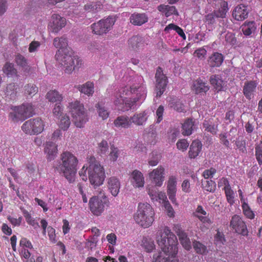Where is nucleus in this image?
Returning a JSON list of instances; mask_svg holds the SVG:
<instances>
[{"label":"nucleus","mask_w":262,"mask_h":262,"mask_svg":"<svg viewBox=\"0 0 262 262\" xmlns=\"http://www.w3.org/2000/svg\"><path fill=\"white\" fill-rule=\"evenodd\" d=\"M156 241L162 252L154 255V262H177L169 259L174 257L178 251L176 236L167 226L159 230L156 234Z\"/></svg>","instance_id":"obj_1"},{"label":"nucleus","mask_w":262,"mask_h":262,"mask_svg":"<svg viewBox=\"0 0 262 262\" xmlns=\"http://www.w3.org/2000/svg\"><path fill=\"white\" fill-rule=\"evenodd\" d=\"M146 97L144 85L126 86L120 88L115 96L114 104L119 110L128 111L134 108L136 103H141Z\"/></svg>","instance_id":"obj_2"},{"label":"nucleus","mask_w":262,"mask_h":262,"mask_svg":"<svg viewBox=\"0 0 262 262\" xmlns=\"http://www.w3.org/2000/svg\"><path fill=\"white\" fill-rule=\"evenodd\" d=\"M53 45L59 48L55 57L58 63L64 68L66 73L71 74L81 67L82 61L77 56L74 55L70 48H68L67 38L56 37L54 39Z\"/></svg>","instance_id":"obj_3"},{"label":"nucleus","mask_w":262,"mask_h":262,"mask_svg":"<svg viewBox=\"0 0 262 262\" xmlns=\"http://www.w3.org/2000/svg\"><path fill=\"white\" fill-rule=\"evenodd\" d=\"M78 163V160L74 154L64 151L60 155V161L57 162L55 168L62 172L70 182H72L75 180Z\"/></svg>","instance_id":"obj_4"},{"label":"nucleus","mask_w":262,"mask_h":262,"mask_svg":"<svg viewBox=\"0 0 262 262\" xmlns=\"http://www.w3.org/2000/svg\"><path fill=\"white\" fill-rule=\"evenodd\" d=\"M89 166V179L94 188L103 184L105 176L104 169L93 156L88 158Z\"/></svg>","instance_id":"obj_5"},{"label":"nucleus","mask_w":262,"mask_h":262,"mask_svg":"<svg viewBox=\"0 0 262 262\" xmlns=\"http://www.w3.org/2000/svg\"><path fill=\"white\" fill-rule=\"evenodd\" d=\"M155 212L149 204L140 203L134 215L135 222L143 228L150 226L154 221Z\"/></svg>","instance_id":"obj_6"},{"label":"nucleus","mask_w":262,"mask_h":262,"mask_svg":"<svg viewBox=\"0 0 262 262\" xmlns=\"http://www.w3.org/2000/svg\"><path fill=\"white\" fill-rule=\"evenodd\" d=\"M68 107L75 125L77 127H82L88 120L87 113L83 105L78 101H75L69 103Z\"/></svg>","instance_id":"obj_7"},{"label":"nucleus","mask_w":262,"mask_h":262,"mask_svg":"<svg viewBox=\"0 0 262 262\" xmlns=\"http://www.w3.org/2000/svg\"><path fill=\"white\" fill-rule=\"evenodd\" d=\"M34 114V107L32 105L27 103L14 107L13 111L10 113L9 117L13 122H17L31 117Z\"/></svg>","instance_id":"obj_8"},{"label":"nucleus","mask_w":262,"mask_h":262,"mask_svg":"<svg viewBox=\"0 0 262 262\" xmlns=\"http://www.w3.org/2000/svg\"><path fill=\"white\" fill-rule=\"evenodd\" d=\"M98 195L91 198L89 201L90 210L95 215L99 216L104 210L107 200L102 190H98Z\"/></svg>","instance_id":"obj_9"},{"label":"nucleus","mask_w":262,"mask_h":262,"mask_svg":"<svg viewBox=\"0 0 262 262\" xmlns=\"http://www.w3.org/2000/svg\"><path fill=\"white\" fill-rule=\"evenodd\" d=\"M116 19L114 16H108L91 25L92 32L97 35H103L108 33L115 24Z\"/></svg>","instance_id":"obj_10"},{"label":"nucleus","mask_w":262,"mask_h":262,"mask_svg":"<svg viewBox=\"0 0 262 262\" xmlns=\"http://www.w3.org/2000/svg\"><path fill=\"white\" fill-rule=\"evenodd\" d=\"M45 123L39 118L31 119L26 121L21 126L23 131L30 135L41 133L44 129Z\"/></svg>","instance_id":"obj_11"},{"label":"nucleus","mask_w":262,"mask_h":262,"mask_svg":"<svg viewBox=\"0 0 262 262\" xmlns=\"http://www.w3.org/2000/svg\"><path fill=\"white\" fill-rule=\"evenodd\" d=\"M156 78V88L155 92L156 93V97L159 98L163 94L166 90V87L168 83V79L165 74H164L162 69L158 67L156 71L155 75Z\"/></svg>","instance_id":"obj_12"},{"label":"nucleus","mask_w":262,"mask_h":262,"mask_svg":"<svg viewBox=\"0 0 262 262\" xmlns=\"http://www.w3.org/2000/svg\"><path fill=\"white\" fill-rule=\"evenodd\" d=\"M230 226L232 230L243 236H247L248 231L247 226L243 219L237 215H234L232 216L230 223Z\"/></svg>","instance_id":"obj_13"},{"label":"nucleus","mask_w":262,"mask_h":262,"mask_svg":"<svg viewBox=\"0 0 262 262\" xmlns=\"http://www.w3.org/2000/svg\"><path fill=\"white\" fill-rule=\"evenodd\" d=\"M65 18L56 14L52 15L49 24V27L51 31L54 33H58L66 25Z\"/></svg>","instance_id":"obj_14"},{"label":"nucleus","mask_w":262,"mask_h":262,"mask_svg":"<svg viewBox=\"0 0 262 262\" xmlns=\"http://www.w3.org/2000/svg\"><path fill=\"white\" fill-rule=\"evenodd\" d=\"M165 169L162 166H159L149 173V177L156 186L160 187L164 180Z\"/></svg>","instance_id":"obj_15"},{"label":"nucleus","mask_w":262,"mask_h":262,"mask_svg":"<svg viewBox=\"0 0 262 262\" xmlns=\"http://www.w3.org/2000/svg\"><path fill=\"white\" fill-rule=\"evenodd\" d=\"M177 179L174 176L169 177L167 183V193L169 200L173 204H177L176 194L177 192Z\"/></svg>","instance_id":"obj_16"},{"label":"nucleus","mask_w":262,"mask_h":262,"mask_svg":"<svg viewBox=\"0 0 262 262\" xmlns=\"http://www.w3.org/2000/svg\"><path fill=\"white\" fill-rule=\"evenodd\" d=\"M258 83L255 81H246L243 86V94L249 100L252 99L256 92Z\"/></svg>","instance_id":"obj_17"},{"label":"nucleus","mask_w":262,"mask_h":262,"mask_svg":"<svg viewBox=\"0 0 262 262\" xmlns=\"http://www.w3.org/2000/svg\"><path fill=\"white\" fill-rule=\"evenodd\" d=\"M107 188L114 196H116L120 191V182L115 177H110L106 180Z\"/></svg>","instance_id":"obj_18"},{"label":"nucleus","mask_w":262,"mask_h":262,"mask_svg":"<svg viewBox=\"0 0 262 262\" xmlns=\"http://www.w3.org/2000/svg\"><path fill=\"white\" fill-rule=\"evenodd\" d=\"M176 232L179 236V240L183 247L187 250H189L191 248V244L189 238L187 234L183 230L180 229V226L177 225L174 226Z\"/></svg>","instance_id":"obj_19"},{"label":"nucleus","mask_w":262,"mask_h":262,"mask_svg":"<svg viewBox=\"0 0 262 262\" xmlns=\"http://www.w3.org/2000/svg\"><path fill=\"white\" fill-rule=\"evenodd\" d=\"M248 10L247 7L244 5L236 6L233 11V16L237 20H243L248 16Z\"/></svg>","instance_id":"obj_20"},{"label":"nucleus","mask_w":262,"mask_h":262,"mask_svg":"<svg viewBox=\"0 0 262 262\" xmlns=\"http://www.w3.org/2000/svg\"><path fill=\"white\" fill-rule=\"evenodd\" d=\"M224 60L223 55L218 52H214L207 60L208 65L211 68L219 67Z\"/></svg>","instance_id":"obj_21"},{"label":"nucleus","mask_w":262,"mask_h":262,"mask_svg":"<svg viewBox=\"0 0 262 262\" xmlns=\"http://www.w3.org/2000/svg\"><path fill=\"white\" fill-rule=\"evenodd\" d=\"M57 146L52 141L47 142L45 147V152L47 154L48 159L53 160L57 153Z\"/></svg>","instance_id":"obj_22"},{"label":"nucleus","mask_w":262,"mask_h":262,"mask_svg":"<svg viewBox=\"0 0 262 262\" xmlns=\"http://www.w3.org/2000/svg\"><path fill=\"white\" fill-rule=\"evenodd\" d=\"M130 22L135 26H140L148 21V17L145 13H134L129 18Z\"/></svg>","instance_id":"obj_23"},{"label":"nucleus","mask_w":262,"mask_h":262,"mask_svg":"<svg viewBox=\"0 0 262 262\" xmlns=\"http://www.w3.org/2000/svg\"><path fill=\"white\" fill-rule=\"evenodd\" d=\"M220 183H223L225 185L224 189L225 190L227 201L228 203L232 205L234 203V193L232 190L228 181L226 179L223 178L221 180Z\"/></svg>","instance_id":"obj_24"},{"label":"nucleus","mask_w":262,"mask_h":262,"mask_svg":"<svg viewBox=\"0 0 262 262\" xmlns=\"http://www.w3.org/2000/svg\"><path fill=\"white\" fill-rule=\"evenodd\" d=\"M132 183L135 187H143L144 184V178L143 174L137 170H134L131 174Z\"/></svg>","instance_id":"obj_25"},{"label":"nucleus","mask_w":262,"mask_h":262,"mask_svg":"<svg viewBox=\"0 0 262 262\" xmlns=\"http://www.w3.org/2000/svg\"><path fill=\"white\" fill-rule=\"evenodd\" d=\"M209 89V87L206 83L201 79H198L193 82L192 90L195 94L205 93Z\"/></svg>","instance_id":"obj_26"},{"label":"nucleus","mask_w":262,"mask_h":262,"mask_svg":"<svg viewBox=\"0 0 262 262\" xmlns=\"http://www.w3.org/2000/svg\"><path fill=\"white\" fill-rule=\"evenodd\" d=\"M210 84L217 92L223 90L225 86V82L221 79V76L218 75H212L210 78Z\"/></svg>","instance_id":"obj_27"},{"label":"nucleus","mask_w":262,"mask_h":262,"mask_svg":"<svg viewBox=\"0 0 262 262\" xmlns=\"http://www.w3.org/2000/svg\"><path fill=\"white\" fill-rule=\"evenodd\" d=\"M129 118L132 123L137 125H143L147 119V113L145 111L136 113Z\"/></svg>","instance_id":"obj_28"},{"label":"nucleus","mask_w":262,"mask_h":262,"mask_svg":"<svg viewBox=\"0 0 262 262\" xmlns=\"http://www.w3.org/2000/svg\"><path fill=\"white\" fill-rule=\"evenodd\" d=\"M202 147V144L200 141H193L190 146L189 157L191 159L196 157L201 151Z\"/></svg>","instance_id":"obj_29"},{"label":"nucleus","mask_w":262,"mask_h":262,"mask_svg":"<svg viewBox=\"0 0 262 262\" xmlns=\"http://www.w3.org/2000/svg\"><path fill=\"white\" fill-rule=\"evenodd\" d=\"M129 47L133 50L137 51L143 46L142 38L139 36H134L128 40Z\"/></svg>","instance_id":"obj_30"},{"label":"nucleus","mask_w":262,"mask_h":262,"mask_svg":"<svg viewBox=\"0 0 262 262\" xmlns=\"http://www.w3.org/2000/svg\"><path fill=\"white\" fill-rule=\"evenodd\" d=\"M78 89L81 93L89 97L91 96L95 91L94 84L92 82L88 81L84 84L79 85Z\"/></svg>","instance_id":"obj_31"},{"label":"nucleus","mask_w":262,"mask_h":262,"mask_svg":"<svg viewBox=\"0 0 262 262\" xmlns=\"http://www.w3.org/2000/svg\"><path fill=\"white\" fill-rule=\"evenodd\" d=\"M243 34L246 36H250L254 33L256 29L255 23L253 21L245 22L241 26Z\"/></svg>","instance_id":"obj_32"},{"label":"nucleus","mask_w":262,"mask_h":262,"mask_svg":"<svg viewBox=\"0 0 262 262\" xmlns=\"http://www.w3.org/2000/svg\"><path fill=\"white\" fill-rule=\"evenodd\" d=\"M114 124L117 127L128 128L131 126L132 122L128 117L121 116L115 120Z\"/></svg>","instance_id":"obj_33"},{"label":"nucleus","mask_w":262,"mask_h":262,"mask_svg":"<svg viewBox=\"0 0 262 262\" xmlns=\"http://www.w3.org/2000/svg\"><path fill=\"white\" fill-rule=\"evenodd\" d=\"M103 8V5L101 2L98 1L86 4L84 6V9L88 12L96 14Z\"/></svg>","instance_id":"obj_34"},{"label":"nucleus","mask_w":262,"mask_h":262,"mask_svg":"<svg viewBox=\"0 0 262 262\" xmlns=\"http://www.w3.org/2000/svg\"><path fill=\"white\" fill-rule=\"evenodd\" d=\"M194 122L191 119H187L182 124V134L184 136L190 135L193 130Z\"/></svg>","instance_id":"obj_35"},{"label":"nucleus","mask_w":262,"mask_h":262,"mask_svg":"<svg viewBox=\"0 0 262 262\" xmlns=\"http://www.w3.org/2000/svg\"><path fill=\"white\" fill-rule=\"evenodd\" d=\"M168 105L170 107L172 108L178 112H184L186 111L184 105L177 98H170Z\"/></svg>","instance_id":"obj_36"},{"label":"nucleus","mask_w":262,"mask_h":262,"mask_svg":"<svg viewBox=\"0 0 262 262\" xmlns=\"http://www.w3.org/2000/svg\"><path fill=\"white\" fill-rule=\"evenodd\" d=\"M221 7L219 10L214 11L216 18H224L226 17V14L229 10L228 3L225 1H222L220 3Z\"/></svg>","instance_id":"obj_37"},{"label":"nucleus","mask_w":262,"mask_h":262,"mask_svg":"<svg viewBox=\"0 0 262 262\" xmlns=\"http://www.w3.org/2000/svg\"><path fill=\"white\" fill-rule=\"evenodd\" d=\"M46 98L50 102H61L63 98L58 92L55 90H52L47 93L46 95Z\"/></svg>","instance_id":"obj_38"},{"label":"nucleus","mask_w":262,"mask_h":262,"mask_svg":"<svg viewBox=\"0 0 262 262\" xmlns=\"http://www.w3.org/2000/svg\"><path fill=\"white\" fill-rule=\"evenodd\" d=\"M17 85L14 83L8 84L5 91L6 97L11 100L14 99L17 93Z\"/></svg>","instance_id":"obj_39"},{"label":"nucleus","mask_w":262,"mask_h":262,"mask_svg":"<svg viewBox=\"0 0 262 262\" xmlns=\"http://www.w3.org/2000/svg\"><path fill=\"white\" fill-rule=\"evenodd\" d=\"M203 128L206 131L212 134H215L217 131L218 124L213 122L211 120H205L203 124Z\"/></svg>","instance_id":"obj_40"},{"label":"nucleus","mask_w":262,"mask_h":262,"mask_svg":"<svg viewBox=\"0 0 262 262\" xmlns=\"http://www.w3.org/2000/svg\"><path fill=\"white\" fill-rule=\"evenodd\" d=\"M123 155V151L122 149L118 148L114 146L111 147V151L109 154L110 160L112 161L115 162L118 158Z\"/></svg>","instance_id":"obj_41"},{"label":"nucleus","mask_w":262,"mask_h":262,"mask_svg":"<svg viewBox=\"0 0 262 262\" xmlns=\"http://www.w3.org/2000/svg\"><path fill=\"white\" fill-rule=\"evenodd\" d=\"M96 107L100 117L103 120L106 119L108 118L109 112L103 104L99 102L96 105Z\"/></svg>","instance_id":"obj_42"},{"label":"nucleus","mask_w":262,"mask_h":262,"mask_svg":"<svg viewBox=\"0 0 262 262\" xmlns=\"http://www.w3.org/2000/svg\"><path fill=\"white\" fill-rule=\"evenodd\" d=\"M192 245L194 251L198 254H205L207 253V247L201 242L194 241Z\"/></svg>","instance_id":"obj_43"},{"label":"nucleus","mask_w":262,"mask_h":262,"mask_svg":"<svg viewBox=\"0 0 262 262\" xmlns=\"http://www.w3.org/2000/svg\"><path fill=\"white\" fill-rule=\"evenodd\" d=\"M142 245L148 252L152 251L155 248L154 241L149 237H144L142 241Z\"/></svg>","instance_id":"obj_44"},{"label":"nucleus","mask_w":262,"mask_h":262,"mask_svg":"<svg viewBox=\"0 0 262 262\" xmlns=\"http://www.w3.org/2000/svg\"><path fill=\"white\" fill-rule=\"evenodd\" d=\"M108 151V145L107 142L104 140H102L98 144L97 152L101 156L105 155Z\"/></svg>","instance_id":"obj_45"},{"label":"nucleus","mask_w":262,"mask_h":262,"mask_svg":"<svg viewBox=\"0 0 262 262\" xmlns=\"http://www.w3.org/2000/svg\"><path fill=\"white\" fill-rule=\"evenodd\" d=\"M202 186L205 190L213 192L216 188V184L211 180H206L202 181Z\"/></svg>","instance_id":"obj_46"},{"label":"nucleus","mask_w":262,"mask_h":262,"mask_svg":"<svg viewBox=\"0 0 262 262\" xmlns=\"http://www.w3.org/2000/svg\"><path fill=\"white\" fill-rule=\"evenodd\" d=\"M3 72L8 77H12L16 75V70L14 68L12 63L7 62L4 68Z\"/></svg>","instance_id":"obj_47"},{"label":"nucleus","mask_w":262,"mask_h":262,"mask_svg":"<svg viewBox=\"0 0 262 262\" xmlns=\"http://www.w3.org/2000/svg\"><path fill=\"white\" fill-rule=\"evenodd\" d=\"M198 219L201 221L202 225L201 226V228L202 231H205L209 229L212 223L210 219L206 216H203L202 215H199L197 214L195 215Z\"/></svg>","instance_id":"obj_48"},{"label":"nucleus","mask_w":262,"mask_h":262,"mask_svg":"<svg viewBox=\"0 0 262 262\" xmlns=\"http://www.w3.org/2000/svg\"><path fill=\"white\" fill-rule=\"evenodd\" d=\"M242 207L243 213L247 217L250 219L254 218V213L249 206L248 202H244V203L242 204Z\"/></svg>","instance_id":"obj_49"},{"label":"nucleus","mask_w":262,"mask_h":262,"mask_svg":"<svg viewBox=\"0 0 262 262\" xmlns=\"http://www.w3.org/2000/svg\"><path fill=\"white\" fill-rule=\"evenodd\" d=\"M255 157L259 165H262V141L255 146Z\"/></svg>","instance_id":"obj_50"},{"label":"nucleus","mask_w":262,"mask_h":262,"mask_svg":"<svg viewBox=\"0 0 262 262\" xmlns=\"http://www.w3.org/2000/svg\"><path fill=\"white\" fill-rule=\"evenodd\" d=\"M160 160V156L157 154V152H152L150 156V158L148 160V164L151 166L157 165Z\"/></svg>","instance_id":"obj_51"},{"label":"nucleus","mask_w":262,"mask_h":262,"mask_svg":"<svg viewBox=\"0 0 262 262\" xmlns=\"http://www.w3.org/2000/svg\"><path fill=\"white\" fill-rule=\"evenodd\" d=\"M70 120L69 117L66 115L62 116L60 121V127L63 130H67L70 125Z\"/></svg>","instance_id":"obj_52"},{"label":"nucleus","mask_w":262,"mask_h":262,"mask_svg":"<svg viewBox=\"0 0 262 262\" xmlns=\"http://www.w3.org/2000/svg\"><path fill=\"white\" fill-rule=\"evenodd\" d=\"M25 93L32 96L38 91V88L33 84H28L25 86Z\"/></svg>","instance_id":"obj_53"},{"label":"nucleus","mask_w":262,"mask_h":262,"mask_svg":"<svg viewBox=\"0 0 262 262\" xmlns=\"http://www.w3.org/2000/svg\"><path fill=\"white\" fill-rule=\"evenodd\" d=\"M189 146V143L186 139L179 140L177 143V146L178 149L184 151L186 150Z\"/></svg>","instance_id":"obj_54"},{"label":"nucleus","mask_w":262,"mask_h":262,"mask_svg":"<svg viewBox=\"0 0 262 262\" xmlns=\"http://www.w3.org/2000/svg\"><path fill=\"white\" fill-rule=\"evenodd\" d=\"M214 239L217 245L224 244L226 242L224 234L219 230L217 231L216 234L214 236Z\"/></svg>","instance_id":"obj_55"},{"label":"nucleus","mask_w":262,"mask_h":262,"mask_svg":"<svg viewBox=\"0 0 262 262\" xmlns=\"http://www.w3.org/2000/svg\"><path fill=\"white\" fill-rule=\"evenodd\" d=\"M47 230L50 241L52 243H55L57 242L56 239L55 230L52 227L49 226L47 228Z\"/></svg>","instance_id":"obj_56"},{"label":"nucleus","mask_w":262,"mask_h":262,"mask_svg":"<svg viewBox=\"0 0 262 262\" xmlns=\"http://www.w3.org/2000/svg\"><path fill=\"white\" fill-rule=\"evenodd\" d=\"M62 111V107L60 105V103H57L55 104L53 109V113L55 116L58 118L60 116H61Z\"/></svg>","instance_id":"obj_57"},{"label":"nucleus","mask_w":262,"mask_h":262,"mask_svg":"<svg viewBox=\"0 0 262 262\" xmlns=\"http://www.w3.org/2000/svg\"><path fill=\"white\" fill-rule=\"evenodd\" d=\"M194 54L198 58L204 59L206 55L207 51L204 48H200L196 50Z\"/></svg>","instance_id":"obj_58"},{"label":"nucleus","mask_w":262,"mask_h":262,"mask_svg":"<svg viewBox=\"0 0 262 262\" xmlns=\"http://www.w3.org/2000/svg\"><path fill=\"white\" fill-rule=\"evenodd\" d=\"M216 172V170L214 168H211L209 169H206L203 173V176L205 179L208 180L209 178H212Z\"/></svg>","instance_id":"obj_59"},{"label":"nucleus","mask_w":262,"mask_h":262,"mask_svg":"<svg viewBox=\"0 0 262 262\" xmlns=\"http://www.w3.org/2000/svg\"><path fill=\"white\" fill-rule=\"evenodd\" d=\"M163 113L164 107L162 105H160L156 111L157 123H159L162 120Z\"/></svg>","instance_id":"obj_60"},{"label":"nucleus","mask_w":262,"mask_h":262,"mask_svg":"<svg viewBox=\"0 0 262 262\" xmlns=\"http://www.w3.org/2000/svg\"><path fill=\"white\" fill-rule=\"evenodd\" d=\"M225 40L227 42L231 45H235L236 42V39L234 35L231 32H228L225 35Z\"/></svg>","instance_id":"obj_61"},{"label":"nucleus","mask_w":262,"mask_h":262,"mask_svg":"<svg viewBox=\"0 0 262 262\" xmlns=\"http://www.w3.org/2000/svg\"><path fill=\"white\" fill-rule=\"evenodd\" d=\"M155 201H159L160 203L162 202L164 205L165 204V202H168L164 192H158Z\"/></svg>","instance_id":"obj_62"},{"label":"nucleus","mask_w":262,"mask_h":262,"mask_svg":"<svg viewBox=\"0 0 262 262\" xmlns=\"http://www.w3.org/2000/svg\"><path fill=\"white\" fill-rule=\"evenodd\" d=\"M164 205L167 211V215L169 217H173L174 215V211L169 202H165V204Z\"/></svg>","instance_id":"obj_63"},{"label":"nucleus","mask_w":262,"mask_h":262,"mask_svg":"<svg viewBox=\"0 0 262 262\" xmlns=\"http://www.w3.org/2000/svg\"><path fill=\"white\" fill-rule=\"evenodd\" d=\"M16 63L21 66L25 67L26 64V60L24 56L21 55H17L15 57Z\"/></svg>","instance_id":"obj_64"}]
</instances>
